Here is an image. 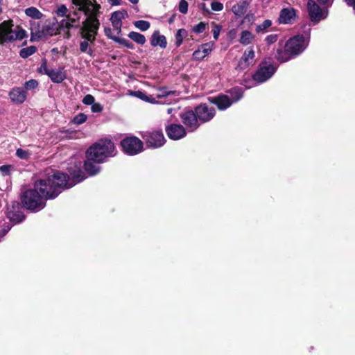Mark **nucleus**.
<instances>
[{
	"instance_id": "50",
	"label": "nucleus",
	"mask_w": 355,
	"mask_h": 355,
	"mask_svg": "<svg viewBox=\"0 0 355 355\" xmlns=\"http://www.w3.org/2000/svg\"><path fill=\"white\" fill-rule=\"evenodd\" d=\"M73 24H71L69 21H67L64 19H62L60 23L58 24V29H62L63 28H65L67 29L71 30V28H73Z\"/></svg>"
},
{
	"instance_id": "8",
	"label": "nucleus",
	"mask_w": 355,
	"mask_h": 355,
	"mask_svg": "<svg viewBox=\"0 0 355 355\" xmlns=\"http://www.w3.org/2000/svg\"><path fill=\"white\" fill-rule=\"evenodd\" d=\"M141 137L148 148H160L166 143V139L162 130L143 132Z\"/></svg>"
},
{
	"instance_id": "59",
	"label": "nucleus",
	"mask_w": 355,
	"mask_h": 355,
	"mask_svg": "<svg viewBox=\"0 0 355 355\" xmlns=\"http://www.w3.org/2000/svg\"><path fill=\"white\" fill-rule=\"evenodd\" d=\"M10 230V227H8V228H3L1 230H0V240L7 234Z\"/></svg>"
},
{
	"instance_id": "56",
	"label": "nucleus",
	"mask_w": 355,
	"mask_h": 355,
	"mask_svg": "<svg viewBox=\"0 0 355 355\" xmlns=\"http://www.w3.org/2000/svg\"><path fill=\"white\" fill-rule=\"evenodd\" d=\"M105 35L110 39L114 41V38L117 37V36L112 35V30L110 27H105L104 29Z\"/></svg>"
},
{
	"instance_id": "2",
	"label": "nucleus",
	"mask_w": 355,
	"mask_h": 355,
	"mask_svg": "<svg viewBox=\"0 0 355 355\" xmlns=\"http://www.w3.org/2000/svg\"><path fill=\"white\" fill-rule=\"evenodd\" d=\"M45 183L37 180L33 189L25 190L20 196V203L31 213H37L46 206V200H51L46 193Z\"/></svg>"
},
{
	"instance_id": "46",
	"label": "nucleus",
	"mask_w": 355,
	"mask_h": 355,
	"mask_svg": "<svg viewBox=\"0 0 355 355\" xmlns=\"http://www.w3.org/2000/svg\"><path fill=\"white\" fill-rule=\"evenodd\" d=\"M254 19V15L252 13L247 14L241 21V24H248V25L252 24Z\"/></svg>"
},
{
	"instance_id": "58",
	"label": "nucleus",
	"mask_w": 355,
	"mask_h": 355,
	"mask_svg": "<svg viewBox=\"0 0 355 355\" xmlns=\"http://www.w3.org/2000/svg\"><path fill=\"white\" fill-rule=\"evenodd\" d=\"M159 92L160 93L157 95L158 98L166 96L173 93V92H166L164 88L161 89Z\"/></svg>"
},
{
	"instance_id": "1",
	"label": "nucleus",
	"mask_w": 355,
	"mask_h": 355,
	"mask_svg": "<svg viewBox=\"0 0 355 355\" xmlns=\"http://www.w3.org/2000/svg\"><path fill=\"white\" fill-rule=\"evenodd\" d=\"M101 14L100 7L96 6L92 14L86 15L87 18L82 22L79 29V35L84 40L80 43V51L92 57L94 55V50L89 47V44H94L98 35L101 25L98 17Z\"/></svg>"
},
{
	"instance_id": "43",
	"label": "nucleus",
	"mask_w": 355,
	"mask_h": 355,
	"mask_svg": "<svg viewBox=\"0 0 355 355\" xmlns=\"http://www.w3.org/2000/svg\"><path fill=\"white\" fill-rule=\"evenodd\" d=\"M12 166L11 165H2L0 166V173L3 176H8L10 175V171Z\"/></svg>"
},
{
	"instance_id": "64",
	"label": "nucleus",
	"mask_w": 355,
	"mask_h": 355,
	"mask_svg": "<svg viewBox=\"0 0 355 355\" xmlns=\"http://www.w3.org/2000/svg\"><path fill=\"white\" fill-rule=\"evenodd\" d=\"M175 17H176V14L175 13L173 14L168 20V24H173L175 19Z\"/></svg>"
},
{
	"instance_id": "25",
	"label": "nucleus",
	"mask_w": 355,
	"mask_h": 355,
	"mask_svg": "<svg viewBox=\"0 0 355 355\" xmlns=\"http://www.w3.org/2000/svg\"><path fill=\"white\" fill-rule=\"evenodd\" d=\"M62 69H59L58 70L51 69L47 76L51 78L52 82L60 83L66 78V75L64 72L62 71Z\"/></svg>"
},
{
	"instance_id": "15",
	"label": "nucleus",
	"mask_w": 355,
	"mask_h": 355,
	"mask_svg": "<svg viewBox=\"0 0 355 355\" xmlns=\"http://www.w3.org/2000/svg\"><path fill=\"white\" fill-rule=\"evenodd\" d=\"M73 5L78 6V10L83 12L85 15L92 14L98 6L101 9V6L96 0H71Z\"/></svg>"
},
{
	"instance_id": "13",
	"label": "nucleus",
	"mask_w": 355,
	"mask_h": 355,
	"mask_svg": "<svg viewBox=\"0 0 355 355\" xmlns=\"http://www.w3.org/2000/svg\"><path fill=\"white\" fill-rule=\"evenodd\" d=\"M67 170L68 172L67 174L69 175V182L71 188L86 178L85 173L80 167V164L70 166L67 167Z\"/></svg>"
},
{
	"instance_id": "63",
	"label": "nucleus",
	"mask_w": 355,
	"mask_h": 355,
	"mask_svg": "<svg viewBox=\"0 0 355 355\" xmlns=\"http://www.w3.org/2000/svg\"><path fill=\"white\" fill-rule=\"evenodd\" d=\"M202 10L204 12V14H210V11L206 7V5L205 3H202Z\"/></svg>"
},
{
	"instance_id": "29",
	"label": "nucleus",
	"mask_w": 355,
	"mask_h": 355,
	"mask_svg": "<svg viewBox=\"0 0 355 355\" xmlns=\"http://www.w3.org/2000/svg\"><path fill=\"white\" fill-rule=\"evenodd\" d=\"M25 13L27 16L35 19H40L43 16V14L37 8L33 6L26 8Z\"/></svg>"
},
{
	"instance_id": "32",
	"label": "nucleus",
	"mask_w": 355,
	"mask_h": 355,
	"mask_svg": "<svg viewBox=\"0 0 355 355\" xmlns=\"http://www.w3.org/2000/svg\"><path fill=\"white\" fill-rule=\"evenodd\" d=\"M37 49L35 46H30L28 47L23 48L19 51V56L22 58H27L33 55Z\"/></svg>"
},
{
	"instance_id": "14",
	"label": "nucleus",
	"mask_w": 355,
	"mask_h": 355,
	"mask_svg": "<svg viewBox=\"0 0 355 355\" xmlns=\"http://www.w3.org/2000/svg\"><path fill=\"white\" fill-rule=\"evenodd\" d=\"M58 24L57 21L51 22L50 21H46L42 25V28L35 31V35L37 39H40L44 36H53L59 34Z\"/></svg>"
},
{
	"instance_id": "62",
	"label": "nucleus",
	"mask_w": 355,
	"mask_h": 355,
	"mask_svg": "<svg viewBox=\"0 0 355 355\" xmlns=\"http://www.w3.org/2000/svg\"><path fill=\"white\" fill-rule=\"evenodd\" d=\"M112 6H119L121 3V0H108Z\"/></svg>"
},
{
	"instance_id": "45",
	"label": "nucleus",
	"mask_w": 355,
	"mask_h": 355,
	"mask_svg": "<svg viewBox=\"0 0 355 355\" xmlns=\"http://www.w3.org/2000/svg\"><path fill=\"white\" fill-rule=\"evenodd\" d=\"M16 155L18 157L24 159H26L29 157V153L21 148H18L16 151Z\"/></svg>"
},
{
	"instance_id": "17",
	"label": "nucleus",
	"mask_w": 355,
	"mask_h": 355,
	"mask_svg": "<svg viewBox=\"0 0 355 355\" xmlns=\"http://www.w3.org/2000/svg\"><path fill=\"white\" fill-rule=\"evenodd\" d=\"M307 10L311 21L318 23L323 17V12L320 7L313 0H309L307 3Z\"/></svg>"
},
{
	"instance_id": "22",
	"label": "nucleus",
	"mask_w": 355,
	"mask_h": 355,
	"mask_svg": "<svg viewBox=\"0 0 355 355\" xmlns=\"http://www.w3.org/2000/svg\"><path fill=\"white\" fill-rule=\"evenodd\" d=\"M150 44L153 46H159L162 49H165L167 45L166 37L159 34V31H155L150 39Z\"/></svg>"
},
{
	"instance_id": "31",
	"label": "nucleus",
	"mask_w": 355,
	"mask_h": 355,
	"mask_svg": "<svg viewBox=\"0 0 355 355\" xmlns=\"http://www.w3.org/2000/svg\"><path fill=\"white\" fill-rule=\"evenodd\" d=\"M28 35L26 31L20 26H17L13 31V38L15 40H21L27 37Z\"/></svg>"
},
{
	"instance_id": "38",
	"label": "nucleus",
	"mask_w": 355,
	"mask_h": 355,
	"mask_svg": "<svg viewBox=\"0 0 355 355\" xmlns=\"http://www.w3.org/2000/svg\"><path fill=\"white\" fill-rule=\"evenodd\" d=\"M272 25V21L270 19H266L263 21L262 24L258 25L256 27V31L257 33L264 32L268 28H269Z\"/></svg>"
},
{
	"instance_id": "47",
	"label": "nucleus",
	"mask_w": 355,
	"mask_h": 355,
	"mask_svg": "<svg viewBox=\"0 0 355 355\" xmlns=\"http://www.w3.org/2000/svg\"><path fill=\"white\" fill-rule=\"evenodd\" d=\"M95 101L94 97L91 94H87L84 96L82 102L85 105H92Z\"/></svg>"
},
{
	"instance_id": "48",
	"label": "nucleus",
	"mask_w": 355,
	"mask_h": 355,
	"mask_svg": "<svg viewBox=\"0 0 355 355\" xmlns=\"http://www.w3.org/2000/svg\"><path fill=\"white\" fill-rule=\"evenodd\" d=\"M67 11L68 9L66 7V6L62 4L56 10V14L60 17H64L67 16Z\"/></svg>"
},
{
	"instance_id": "23",
	"label": "nucleus",
	"mask_w": 355,
	"mask_h": 355,
	"mask_svg": "<svg viewBox=\"0 0 355 355\" xmlns=\"http://www.w3.org/2000/svg\"><path fill=\"white\" fill-rule=\"evenodd\" d=\"M97 164H98L93 162V160L87 159L84 162L83 168L89 175L94 176L97 175L101 170V167Z\"/></svg>"
},
{
	"instance_id": "60",
	"label": "nucleus",
	"mask_w": 355,
	"mask_h": 355,
	"mask_svg": "<svg viewBox=\"0 0 355 355\" xmlns=\"http://www.w3.org/2000/svg\"><path fill=\"white\" fill-rule=\"evenodd\" d=\"M144 101L148 102V103H155L157 102L155 98L153 96H151V95H150V96L147 95V98H146L144 100Z\"/></svg>"
},
{
	"instance_id": "44",
	"label": "nucleus",
	"mask_w": 355,
	"mask_h": 355,
	"mask_svg": "<svg viewBox=\"0 0 355 355\" xmlns=\"http://www.w3.org/2000/svg\"><path fill=\"white\" fill-rule=\"evenodd\" d=\"M212 25L214 26V28L212 29L213 36L214 38L216 40L218 39L222 26L220 25L216 24L215 22H212Z\"/></svg>"
},
{
	"instance_id": "24",
	"label": "nucleus",
	"mask_w": 355,
	"mask_h": 355,
	"mask_svg": "<svg viewBox=\"0 0 355 355\" xmlns=\"http://www.w3.org/2000/svg\"><path fill=\"white\" fill-rule=\"evenodd\" d=\"M249 5V1H242L234 5L232 8V11L236 16L241 17L246 12Z\"/></svg>"
},
{
	"instance_id": "16",
	"label": "nucleus",
	"mask_w": 355,
	"mask_h": 355,
	"mask_svg": "<svg viewBox=\"0 0 355 355\" xmlns=\"http://www.w3.org/2000/svg\"><path fill=\"white\" fill-rule=\"evenodd\" d=\"M165 131L169 139L178 140L187 135L186 128L180 124H171L165 128Z\"/></svg>"
},
{
	"instance_id": "54",
	"label": "nucleus",
	"mask_w": 355,
	"mask_h": 355,
	"mask_svg": "<svg viewBox=\"0 0 355 355\" xmlns=\"http://www.w3.org/2000/svg\"><path fill=\"white\" fill-rule=\"evenodd\" d=\"M91 109L93 112H101L103 110V107L100 103H94Z\"/></svg>"
},
{
	"instance_id": "33",
	"label": "nucleus",
	"mask_w": 355,
	"mask_h": 355,
	"mask_svg": "<svg viewBox=\"0 0 355 355\" xmlns=\"http://www.w3.org/2000/svg\"><path fill=\"white\" fill-rule=\"evenodd\" d=\"M187 36V31L184 28L179 29L175 37V46L179 47L183 42V39Z\"/></svg>"
},
{
	"instance_id": "4",
	"label": "nucleus",
	"mask_w": 355,
	"mask_h": 355,
	"mask_svg": "<svg viewBox=\"0 0 355 355\" xmlns=\"http://www.w3.org/2000/svg\"><path fill=\"white\" fill-rule=\"evenodd\" d=\"M116 153L114 142L110 139L104 138L91 145L85 152V157L97 164H102L108 158L114 157Z\"/></svg>"
},
{
	"instance_id": "10",
	"label": "nucleus",
	"mask_w": 355,
	"mask_h": 355,
	"mask_svg": "<svg viewBox=\"0 0 355 355\" xmlns=\"http://www.w3.org/2000/svg\"><path fill=\"white\" fill-rule=\"evenodd\" d=\"M180 119L190 132H195L201 125L193 109L187 108L180 114Z\"/></svg>"
},
{
	"instance_id": "61",
	"label": "nucleus",
	"mask_w": 355,
	"mask_h": 355,
	"mask_svg": "<svg viewBox=\"0 0 355 355\" xmlns=\"http://www.w3.org/2000/svg\"><path fill=\"white\" fill-rule=\"evenodd\" d=\"M345 3L349 6L353 8L355 10V0H344Z\"/></svg>"
},
{
	"instance_id": "37",
	"label": "nucleus",
	"mask_w": 355,
	"mask_h": 355,
	"mask_svg": "<svg viewBox=\"0 0 355 355\" xmlns=\"http://www.w3.org/2000/svg\"><path fill=\"white\" fill-rule=\"evenodd\" d=\"M87 119V116L84 113H79L75 116L71 120V123L76 125H80L85 123Z\"/></svg>"
},
{
	"instance_id": "41",
	"label": "nucleus",
	"mask_w": 355,
	"mask_h": 355,
	"mask_svg": "<svg viewBox=\"0 0 355 355\" xmlns=\"http://www.w3.org/2000/svg\"><path fill=\"white\" fill-rule=\"evenodd\" d=\"M207 24L205 22L201 21L197 25H196L192 31L196 33H202L205 31Z\"/></svg>"
},
{
	"instance_id": "12",
	"label": "nucleus",
	"mask_w": 355,
	"mask_h": 355,
	"mask_svg": "<svg viewBox=\"0 0 355 355\" xmlns=\"http://www.w3.org/2000/svg\"><path fill=\"white\" fill-rule=\"evenodd\" d=\"M13 21L8 19L0 23V44L13 42Z\"/></svg>"
},
{
	"instance_id": "52",
	"label": "nucleus",
	"mask_w": 355,
	"mask_h": 355,
	"mask_svg": "<svg viewBox=\"0 0 355 355\" xmlns=\"http://www.w3.org/2000/svg\"><path fill=\"white\" fill-rule=\"evenodd\" d=\"M193 58L196 60H202L205 58V54H202L201 49H198L193 53Z\"/></svg>"
},
{
	"instance_id": "30",
	"label": "nucleus",
	"mask_w": 355,
	"mask_h": 355,
	"mask_svg": "<svg viewBox=\"0 0 355 355\" xmlns=\"http://www.w3.org/2000/svg\"><path fill=\"white\" fill-rule=\"evenodd\" d=\"M229 92L231 95V97L233 99V100H232L233 102L238 101L243 97V89L239 87H234L232 88L229 91Z\"/></svg>"
},
{
	"instance_id": "39",
	"label": "nucleus",
	"mask_w": 355,
	"mask_h": 355,
	"mask_svg": "<svg viewBox=\"0 0 355 355\" xmlns=\"http://www.w3.org/2000/svg\"><path fill=\"white\" fill-rule=\"evenodd\" d=\"M38 87V82L35 79H31L28 81H26L24 83V89L27 90L34 89Z\"/></svg>"
},
{
	"instance_id": "55",
	"label": "nucleus",
	"mask_w": 355,
	"mask_h": 355,
	"mask_svg": "<svg viewBox=\"0 0 355 355\" xmlns=\"http://www.w3.org/2000/svg\"><path fill=\"white\" fill-rule=\"evenodd\" d=\"M208 44H204L200 46L199 49H201V52L202 54H205V57H206L211 51V49L207 48Z\"/></svg>"
},
{
	"instance_id": "28",
	"label": "nucleus",
	"mask_w": 355,
	"mask_h": 355,
	"mask_svg": "<svg viewBox=\"0 0 355 355\" xmlns=\"http://www.w3.org/2000/svg\"><path fill=\"white\" fill-rule=\"evenodd\" d=\"M128 37H130L131 40L135 41L136 43L143 45L145 44L146 40L144 35L135 32V31H131L128 35Z\"/></svg>"
},
{
	"instance_id": "19",
	"label": "nucleus",
	"mask_w": 355,
	"mask_h": 355,
	"mask_svg": "<svg viewBox=\"0 0 355 355\" xmlns=\"http://www.w3.org/2000/svg\"><path fill=\"white\" fill-rule=\"evenodd\" d=\"M9 98L14 104L19 105L26 101L27 92L21 87H15L8 93Z\"/></svg>"
},
{
	"instance_id": "40",
	"label": "nucleus",
	"mask_w": 355,
	"mask_h": 355,
	"mask_svg": "<svg viewBox=\"0 0 355 355\" xmlns=\"http://www.w3.org/2000/svg\"><path fill=\"white\" fill-rule=\"evenodd\" d=\"M50 70L51 69H49L47 67V60L42 58L41 66L38 69V72L47 75Z\"/></svg>"
},
{
	"instance_id": "5",
	"label": "nucleus",
	"mask_w": 355,
	"mask_h": 355,
	"mask_svg": "<svg viewBox=\"0 0 355 355\" xmlns=\"http://www.w3.org/2000/svg\"><path fill=\"white\" fill-rule=\"evenodd\" d=\"M39 181L44 182L46 194L51 200L56 198L63 191L71 188L69 182V175L59 171L48 173L45 178L40 179Z\"/></svg>"
},
{
	"instance_id": "3",
	"label": "nucleus",
	"mask_w": 355,
	"mask_h": 355,
	"mask_svg": "<svg viewBox=\"0 0 355 355\" xmlns=\"http://www.w3.org/2000/svg\"><path fill=\"white\" fill-rule=\"evenodd\" d=\"M309 39L302 34L290 37L282 47L277 49L275 58L280 62H286L300 55L307 48Z\"/></svg>"
},
{
	"instance_id": "35",
	"label": "nucleus",
	"mask_w": 355,
	"mask_h": 355,
	"mask_svg": "<svg viewBox=\"0 0 355 355\" xmlns=\"http://www.w3.org/2000/svg\"><path fill=\"white\" fill-rule=\"evenodd\" d=\"M114 42H115L116 43H118L121 45H123V46L127 47L128 49H135L134 44L131 42H130L129 40H128L125 38H121V37H117L116 38H114Z\"/></svg>"
},
{
	"instance_id": "18",
	"label": "nucleus",
	"mask_w": 355,
	"mask_h": 355,
	"mask_svg": "<svg viewBox=\"0 0 355 355\" xmlns=\"http://www.w3.org/2000/svg\"><path fill=\"white\" fill-rule=\"evenodd\" d=\"M207 99L209 103L216 105L219 110H225L227 109L232 105L233 103V101L227 95L222 94L216 96L209 97Z\"/></svg>"
},
{
	"instance_id": "26",
	"label": "nucleus",
	"mask_w": 355,
	"mask_h": 355,
	"mask_svg": "<svg viewBox=\"0 0 355 355\" xmlns=\"http://www.w3.org/2000/svg\"><path fill=\"white\" fill-rule=\"evenodd\" d=\"M254 39V35L249 31H243L241 33L239 42L243 46H247L252 43Z\"/></svg>"
},
{
	"instance_id": "21",
	"label": "nucleus",
	"mask_w": 355,
	"mask_h": 355,
	"mask_svg": "<svg viewBox=\"0 0 355 355\" xmlns=\"http://www.w3.org/2000/svg\"><path fill=\"white\" fill-rule=\"evenodd\" d=\"M296 17V10L293 8H284L279 12L278 18L279 24H292Z\"/></svg>"
},
{
	"instance_id": "36",
	"label": "nucleus",
	"mask_w": 355,
	"mask_h": 355,
	"mask_svg": "<svg viewBox=\"0 0 355 355\" xmlns=\"http://www.w3.org/2000/svg\"><path fill=\"white\" fill-rule=\"evenodd\" d=\"M114 42H115L116 43H118L121 45H123V46L127 47L128 49H135L134 44L131 42H130L129 40H128L125 38H121V37H117L116 38H114Z\"/></svg>"
},
{
	"instance_id": "20",
	"label": "nucleus",
	"mask_w": 355,
	"mask_h": 355,
	"mask_svg": "<svg viewBox=\"0 0 355 355\" xmlns=\"http://www.w3.org/2000/svg\"><path fill=\"white\" fill-rule=\"evenodd\" d=\"M254 57L255 53L252 48H250V50L245 51L238 62L236 69L239 71L245 70L250 64L253 63Z\"/></svg>"
},
{
	"instance_id": "9",
	"label": "nucleus",
	"mask_w": 355,
	"mask_h": 355,
	"mask_svg": "<svg viewBox=\"0 0 355 355\" xmlns=\"http://www.w3.org/2000/svg\"><path fill=\"white\" fill-rule=\"evenodd\" d=\"M275 67L272 63L266 60L262 61L252 75V79L257 83H263L268 80L276 71Z\"/></svg>"
},
{
	"instance_id": "6",
	"label": "nucleus",
	"mask_w": 355,
	"mask_h": 355,
	"mask_svg": "<svg viewBox=\"0 0 355 355\" xmlns=\"http://www.w3.org/2000/svg\"><path fill=\"white\" fill-rule=\"evenodd\" d=\"M120 144L123 152L128 155H136L144 150V142L135 136L125 137Z\"/></svg>"
},
{
	"instance_id": "34",
	"label": "nucleus",
	"mask_w": 355,
	"mask_h": 355,
	"mask_svg": "<svg viewBox=\"0 0 355 355\" xmlns=\"http://www.w3.org/2000/svg\"><path fill=\"white\" fill-rule=\"evenodd\" d=\"M133 24L136 28H139L141 31H147L150 26V22L145 20L135 21Z\"/></svg>"
},
{
	"instance_id": "42",
	"label": "nucleus",
	"mask_w": 355,
	"mask_h": 355,
	"mask_svg": "<svg viewBox=\"0 0 355 355\" xmlns=\"http://www.w3.org/2000/svg\"><path fill=\"white\" fill-rule=\"evenodd\" d=\"M188 6V3L186 0H180L178 6L179 11L182 14L187 13Z\"/></svg>"
},
{
	"instance_id": "49",
	"label": "nucleus",
	"mask_w": 355,
	"mask_h": 355,
	"mask_svg": "<svg viewBox=\"0 0 355 355\" xmlns=\"http://www.w3.org/2000/svg\"><path fill=\"white\" fill-rule=\"evenodd\" d=\"M278 39V35L277 34H271V35H268L265 40L266 42H267V44L268 45H270L272 44H274L275 42H277Z\"/></svg>"
},
{
	"instance_id": "11",
	"label": "nucleus",
	"mask_w": 355,
	"mask_h": 355,
	"mask_svg": "<svg viewBox=\"0 0 355 355\" xmlns=\"http://www.w3.org/2000/svg\"><path fill=\"white\" fill-rule=\"evenodd\" d=\"M193 110L201 125L211 121L216 113L214 107H209L205 103H201L195 106Z\"/></svg>"
},
{
	"instance_id": "27",
	"label": "nucleus",
	"mask_w": 355,
	"mask_h": 355,
	"mask_svg": "<svg viewBox=\"0 0 355 355\" xmlns=\"http://www.w3.org/2000/svg\"><path fill=\"white\" fill-rule=\"evenodd\" d=\"M128 17V12L125 10L114 11L111 15V22H122V19Z\"/></svg>"
},
{
	"instance_id": "7",
	"label": "nucleus",
	"mask_w": 355,
	"mask_h": 355,
	"mask_svg": "<svg viewBox=\"0 0 355 355\" xmlns=\"http://www.w3.org/2000/svg\"><path fill=\"white\" fill-rule=\"evenodd\" d=\"M25 208L18 201H12L7 206L6 216L12 225L22 223L26 218L24 212Z\"/></svg>"
},
{
	"instance_id": "53",
	"label": "nucleus",
	"mask_w": 355,
	"mask_h": 355,
	"mask_svg": "<svg viewBox=\"0 0 355 355\" xmlns=\"http://www.w3.org/2000/svg\"><path fill=\"white\" fill-rule=\"evenodd\" d=\"M131 94L134 96L139 98V99L143 100V101H144L146 98H147L146 94L141 90L132 92L131 93Z\"/></svg>"
},
{
	"instance_id": "57",
	"label": "nucleus",
	"mask_w": 355,
	"mask_h": 355,
	"mask_svg": "<svg viewBox=\"0 0 355 355\" xmlns=\"http://www.w3.org/2000/svg\"><path fill=\"white\" fill-rule=\"evenodd\" d=\"M112 26L114 29L117 31L118 34H119L121 32V26H122V22H112Z\"/></svg>"
},
{
	"instance_id": "51",
	"label": "nucleus",
	"mask_w": 355,
	"mask_h": 355,
	"mask_svg": "<svg viewBox=\"0 0 355 355\" xmlns=\"http://www.w3.org/2000/svg\"><path fill=\"white\" fill-rule=\"evenodd\" d=\"M211 8L214 11H221L223 9V4L218 1H213Z\"/></svg>"
}]
</instances>
